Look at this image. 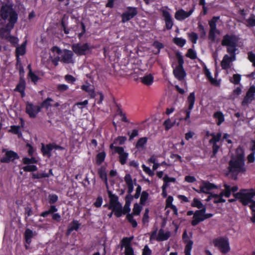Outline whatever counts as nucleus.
Returning a JSON list of instances; mask_svg holds the SVG:
<instances>
[{
    "instance_id": "29",
    "label": "nucleus",
    "mask_w": 255,
    "mask_h": 255,
    "mask_svg": "<svg viewBox=\"0 0 255 255\" xmlns=\"http://www.w3.org/2000/svg\"><path fill=\"white\" fill-rule=\"evenodd\" d=\"M26 43V41H25L20 46H19L16 48L15 55H16L17 62L19 61V56H22L25 53Z\"/></svg>"
},
{
    "instance_id": "2",
    "label": "nucleus",
    "mask_w": 255,
    "mask_h": 255,
    "mask_svg": "<svg viewBox=\"0 0 255 255\" xmlns=\"http://www.w3.org/2000/svg\"><path fill=\"white\" fill-rule=\"evenodd\" d=\"M239 38L234 34H226L223 37L221 45L227 47V52L230 54L229 58L231 62L236 60Z\"/></svg>"
},
{
    "instance_id": "30",
    "label": "nucleus",
    "mask_w": 255,
    "mask_h": 255,
    "mask_svg": "<svg viewBox=\"0 0 255 255\" xmlns=\"http://www.w3.org/2000/svg\"><path fill=\"white\" fill-rule=\"evenodd\" d=\"M170 235L169 232L164 233L163 230L160 229L156 240L158 242L166 241L169 239Z\"/></svg>"
},
{
    "instance_id": "46",
    "label": "nucleus",
    "mask_w": 255,
    "mask_h": 255,
    "mask_svg": "<svg viewBox=\"0 0 255 255\" xmlns=\"http://www.w3.org/2000/svg\"><path fill=\"white\" fill-rule=\"evenodd\" d=\"M23 170L25 172H34L38 170L37 167L35 165L29 164L23 167Z\"/></svg>"
},
{
    "instance_id": "35",
    "label": "nucleus",
    "mask_w": 255,
    "mask_h": 255,
    "mask_svg": "<svg viewBox=\"0 0 255 255\" xmlns=\"http://www.w3.org/2000/svg\"><path fill=\"white\" fill-rule=\"evenodd\" d=\"M24 236L26 243L28 245H30L31 242V239L33 236L32 231L29 229H26Z\"/></svg>"
},
{
    "instance_id": "57",
    "label": "nucleus",
    "mask_w": 255,
    "mask_h": 255,
    "mask_svg": "<svg viewBox=\"0 0 255 255\" xmlns=\"http://www.w3.org/2000/svg\"><path fill=\"white\" fill-rule=\"evenodd\" d=\"M185 244L186 246L184 250L185 254H191L193 242L192 241H188V242L186 243Z\"/></svg>"
},
{
    "instance_id": "25",
    "label": "nucleus",
    "mask_w": 255,
    "mask_h": 255,
    "mask_svg": "<svg viewBox=\"0 0 255 255\" xmlns=\"http://www.w3.org/2000/svg\"><path fill=\"white\" fill-rule=\"evenodd\" d=\"M124 179L128 186V195H131V193L133 190V184L131 175L129 174H126Z\"/></svg>"
},
{
    "instance_id": "10",
    "label": "nucleus",
    "mask_w": 255,
    "mask_h": 255,
    "mask_svg": "<svg viewBox=\"0 0 255 255\" xmlns=\"http://www.w3.org/2000/svg\"><path fill=\"white\" fill-rule=\"evenodd\" d=\"M110 148L114 150V153L119 154V162L122 165H125L128 158V153L125 151L124 147L122 146H114L113 143L110 145Z\"/></svg>"
},
{
    "instance_id": "27",
    "label": "nucleus",
    "mask_w": 255,
    "mask_h": 255,
    "mask_svg": "<svg viewBox=\"0 0 255 255\" xmlns=\"http://www.w3.org/2000/svg\"><path fill=\"white\" fill-rule=\"evenodd\" d=\"M81 89L88 93L91 98H94L96 96L95 89L93 86L88 85H83L81 87Z\"/></svg>"
},
{
    "instance_id": "24",
    "label": "nucleus",
    "mask_w": 255,
    "mask_h": 255,
    "mask_svg": "<svg viewBox=\"0 0 255 255\" xmlns=\"http://www.w3.org/2000/svg\"><path fill=\"white\" fill-rule=\"evenodd\" d=\"M73 54L69 50H65L64 54L61 57V61L65 63H73Z\"/></svg>"
},
{
    "instance_id": "43",
    "label": "nucleus",
    "mask_w": 255,
    "mask_h": 255,
    "mask_svg": "<svg viewBox=\"0 0 255 255\" xmlns=\"http://www.w3.org/2000/svg\"><path fill=\"white\" fill-rule=\"evenodd\" d=\"M175 124V121L172 122L170 119L168 118L163 122V126L164 127L165 130L168 131L174 126Z\"/></svg>"
},
{
    "instance_id": "31",
    "label": "nucleus",
    "mask_w": 255,
    "mask_h": 255,
    "mask_svg": "<svg viewBox=\"0 0 255 255\" xmlns=\"http://www.w3.org/2000/svg\"><path fill=\"white\" fill-rule=\"evenodd\" d=\"M231 61L228 54H225L221 62V66L223 70H227L231 67L230 64Z\"/></svg>"
},
{
    "instance_id": "22",
    "label": "nucleus",
    "mask_w": 255,
    "mask_h": 255,
    "mask_svg": "<svg viewBox=\"0 0 255 255\" xmlns=\"http://www.w3.org/2000/svg\"><path fill=\"white\" fill-rule=\"evenodd\" d=\"M53 149V145L52 143H48L46 145L42 143L41 150L43 156H47L48 158H50L52 155L51 151Z\"/></svg>"
},
{
    "instance_id": "36",
    "label": "nucleus",
    "mask_w": 255,
    "mask_h": 255,
    "mask_svg": "<svg viewBox=\"0 0 255 255\" xmlns=\"http://www.w3.org/2000/svg\"><path fill=\"white\" fill-rule=\"evenodd\" d=\"M26 83L24 79L20 78L18 83L16 85L14 91L16 92H22L25 91Z\"/></svg>"
},
{
    "instance_id": "54",
    "label": "nucleus",
    "mask_w": 255,
    "mask_h": 255,
    "mask_svg": "<svg viewBox=\"0 0 255 255\" xmlns=\"http://www.w3.org/2000/svg\"><path fill=\"white\" fill-rule=\"evenodd\" d=\"M127 138L124 136H119L114 140V143H119L120 145H123L127 140Z\"/></svg>"
},
{
    "instance_id": "61",
    "label": "nucleus",
    "mask_w": 255,
    "mask_h": 255,
    "mask_svg": "<svg viewBox=\"0 0 255 255\" xmlns=\"http://www.w3.org/2000/svg\"><path fill=\"white\" fill-rule=\"evenodd\" d=\"M5 40L12 44L16 43L17 42V38L14 36L11 35L10 33L6 34Z\"/></svg>"
},
{
    "instance_id": "21",
    "label": "nucleus",
    "mask_w": 255,
    "mask_h": 255,
    "mask_svg": "<svg viewBox=\"0 0 255 255\" xmlns=\"http://www.w3.org/2000/svg\"><path fill=\"white\" fill-rule=\"evenodd\" d=\"M192 12V10H190L187 12L182 9H179L175 12V18L179 21L183 20L186 18L189 17Z\"/></svg>"
},
{
    "instance_id": "16",
    "label": "nucleus",
    "mask_w": 255,
    "mask_h": 255,
    "mask_svg": "<svg viewBox=\"0 0 255 255\" xmlns=\"http://www.w3.org/2000/svg\"><path fill=\"white\" fill-rule=\"evenodd\" d=\"M108 195L109 198V204H105L104 207L108 208L109 210H111L116 213V207H117L118 196L115 194H113L112 192L110 190L108 191Z\"/></svg>"
},
{
    "instance_id": "6",
    "label": "nucleus",
    "mask_w": 255,
    "mask_h": 255,
    "mask_svg": "<svg viewBox=\"0 0 255 255\" xmlns=\"http://www.w3.org/2000/svg\"><path fill=\"white\" fill-rule=\"evenodd\" d=\"M233 196L238 199L244 206L248 205L253 198L250 189H241L239 192L233 193Z\"/></svg>"
},
{
    "instance_id": "7",
    "label": "nucleus",
    "mask_w": 255,
    "mask_h": 255,
    "mask_svg": "<svg viewBox=\"0 0 255 255\" xmlns=\"http://www.w3.org/2000/svg\"><path fill=\"white\" fill-rule=\"evenodd\" d=\"M212 242L214 246L222 254H226L230 251V244L227 238L220 237L214 239Z\"/></svg>"
},
{
    "instance_id": "44",
    "label": "nucleus",
    "mask_w": 255,
    "mask_h": 255,
    "mask_svg": "<svg viewBox=\"0 0 255 255\" xmlns=\"http://www.w3.org/2000/svg\"><path fill=\"white\" fill-rule=\"evenodd\" d=\"M213 197L214 198V203L215 204L220 203H224L226 202V200L223 198V195L220 193V194H214L212 195Z\"/></svg>"
},
{
    "instance_id": "15",
    "label": "nucleus",
    "mask_w": 255,
    "mask_h": 255,
    "mask_svg": "<svg viewBox=\"0 0 255 255\" xmlns=\"http://www.w3.org/2000/svg\"><path fill=\"white\" fill-rule=\"evenodd\" d=\"M127 9V11L123 12L121 15L123 23H125L133 18L137 13L136 7L128 6Z\"/></svg>"
},
{
    "instance_id": "48",
    "label": "nucleus",
    "mask_w": 255,
    "mask_h": 255,
    "mask_svg": "<svg viewBox=\"0 0 255 255\" xmlns=\"http://www.w3.org/2000/svg\"><path fill=\"white\" fill-rule=\"evenodd\" d=\"M198 29L200 33V37L204 38L206 35V32L205 31L204 26L200 22L198 23Z\"/></svg>"
},
{
    "instance_id": "3",
    "label": "nucleus",
    "mask_w": 255,
    "mask_h": 255,
    "mask_svg": "<svg viewBox=\"0 0 255 255\" xmlns=\"http://www.w3.org/2000/svg\"><path fill=\"white\" fill-rule=\"evenodd\" d=\"M0 17L4 21L7 20L8 24L14 26L18 15L12 3H6L2 5L0 8Z\"/></svg>"
},
{
    "instance_id": "45",
    "label": "nucleus",
    "mask_w": 255,
    "mask_h": 255,
    "mask_svg": "<svg viewBox=\"0 0 255 255\" xmlns=\"http://www.w3.org/2000/svg\"><path fill=\"white\" fill-rule=\"evenodd\" d=\"M173 41L176 45L180 47H183L186 42V41L185 39L181 37H175L173 39Z\"/></svg>"
},
{
    "instance_id": "18",
    "label": "nucleus",
    "mask_w": 255,
    "mask_h": 255,
    "mask_svg": "<svg viewBox=\"0 0 255 255\" xmlns=\"http://www.w3.org/2000/svg\"><path fill=\"white\" fill-rule=\"evenodd\" d=\"M255 86L252 85L248 89L246 95L244 98L242 102V105L243 106L248 105L255 100Z\"/></svg>"
},
{
    "instance_id": "4",
    "label": "nucleus",
    "mask_w": 255,
    "mask_h": 255,
    "mask_svg": "<svg viewBox=\"0 0 255 255\" xmlns=\"http://www.w3.org/2000/svg\"><path fill=\"white\" fill-rule=\"evenodd\" d=\"M176 56L178 65L173 69V74L178 80L182 81L186 76V73L183 67L184 59L180 52L178 51L176 53Z\"/></svg>"
},
{
    "instance_id": "40",
    "label": "nucleus",
    "mask_w": 255,
    "mask_h": 255,
    "mask_svg": "<svg viewBox=\"0 0 255 255\" xmlns=\"http://www.w3.org/2000/svg\"><path fill=\"white\" fill-rule=\"evenodd\" d=\"M223 187H224V189L220 193L222 195L226 197H229L231 194V190L230 185H228L227 183H224L223 185Z\"/></svg>"
},
{
    "instance_id": "20",
    "label": "nucleus",
    "mask_w": 255,
    "mask_h": 255,
    "mask_svg": "<svg viewBox=\"0 0 255 255\" xmlns=\"http://www.w3.org/2000/svg\"><path fill=\"white\" fill-rule=\"evenodd\" d=\"M162 15L165 22V27L167 30H170L173 25V20L170 13L166 10H162Z\"/></svg>"
},
{
    "instance_id": "50",
    "label": "nucleus",
    "mask_w": 255,
    "mask_h": 255,
    "mask_svg": "<svg viewBox=\"0 0 255 255\" xmlns=\"http://www.w3.org/2000/svg\"><path fill=\"white\" fill-rule=\"evenodd\" d=\"M32 178L33 179H39L43 178L48 177V175L46 173H32Z\"/></svg>"
},
{
    "instance_id": "64",
    "label": "nucleus",
    "mask_w": 255,
    "mask_h": 255,
    "mask_svg": "<svg viewBox=\"0 0 255 255\" xmlns=\"http://www.w3.org/2000/svg\"><path fill=\"white\" fill-rule=\"evenodd\" d=\"M241 80V75L238 74L233 75V81L230 80L231 82L234 83L235 85L240 83Z\"/></svg>"
},
{
    "instance_id": "63",
    "label": "nucleus",
    "mask_w": 255,
    "mask_h": 255,
    "mask_svg": "<svg viewBox=\"0 0 255 255\" xmlns=\"http://www.w3.org/2000/svg\"><path fill=\"white\" fill-rule=\"evenodd\" d=\"M60 25L62 28H63L64 33L66 34H69L70 32V29L67 28V24L65 23L64 20V16L62 18V19L61 20Z\"/></svg>"
},
{
    "instance_id": "42",
    "label": "nucleus",
    "mask_w": 255,
    "mask_h": 255,
    "mask_svg": "<svg viewBox=\"0 0 255 255\" xmlns=\"http://www.w3.org/2000/svg\"><path fill=\"white\" fill-rule=\"evenodd\" d=\"M255 15L254 14H251L249 18L246 20L247 22L246 26L248 27L255 26Z\"/></svg>"
},
{
    "instance_id": "32",
    "label": "nucleus",
    "mask_w": 255,
    "mask_h": 255,
    "mask_svg": "<svg viewBox=\"0 0 255 255\" xmlns=\"http://www.w3.org/2000/svg\"><path fill=\"white\" fill-rule=\"evenodd\" d=\"M57 211L58 209L56 208V206L51 204L48 210L40 213V216L45 218L50 214L55 213Z\"/></svg>"
},
{
    "instance_id": "59",
    "label": "nucleus",
    "mask_w": 255,
    "mask_h": 255,
    "mask_svg": "<svg viewBox=\"0 0 255 255\" xmlns=\"http://www.w3.org/2000/svg\"><path fill=\"white\" fill-rule=\"evenodd\" d=\"M58 200V197L56 194H49L48 196V202L50 204L55 203Z\"/></svg>"
},
{
    "instance_id": "17",
    "label": "nucleus",
    "mask_w": 255,
    "mask_h": 255,
    "mask_svg": "<svg viewBox=\"0 0 255 255\" xmlns=\"http://www.w3.org/2000/svg\"><path fill=\"white\" fill-rule=\"evenodd\" d=\"M133 239V237L131 236L130 237H124L121 240L122 246L125 248V255H133L134 254L133 249L130 246L131 242Z\"/></svg>"
},
{
    "instance_id": "34",
    "label": "nucleus",
    "mask_w": 255,
    "mask_h": 255,
    "mask_svg": "<svg viewBox=\"0 0 255 255\" xmlns=\"http://www.w3.org/2000/svg\"><path fill=\"white\" fill-rule=\"evenodd\" d=\"M106 156V153L104 151L98 153L96 156V164L101 165L105 161Z\"/></svg>"
},
{
    "instance_id": "52",
    "label": "nucleus",
    "mask_w": 255,
    "mask_h": 255,
    "mask_svg": "<svg viewBox=\"0 0 255 255\" xmlns=\"http://www.w3.org/2000/svg\"><path fill=\"white\" fill-rule=\"evenodd\" d=\"M28 76L30 79L31 81L35 84L37 83L40 79V78L35 75L32 70H30V71H29Z\"/></svg>"
},
{
    "instance_id": "49",
    "label": "nucleus",
    "mask_w": 255,
    "mask_h": 255,
    "mask_svg": "<svg viewBox=\"0 0 255 255\" xmlns=\"http://www.w3.org/2000/svg\"><path fill=\"white\" fill-rule=\"evenodd\" d=\"M148 193L145 191H143L142 192L140 198V204L141 205H144L145 204V202H146L148 198Z\"/></svg>"
},
{
    "instance_id": "53",
    "label": "nucleus",
    "mask_w": 255,
    "mask_h": 255,
    "mask_svg": "<svg viewBox=\"0 0 255 255\" xmlns=\"http://www.w3.org/2000/svg\"><path fill=\"white\" fill-rule=\"evenodd\" d=\"M191 205L192 207H196L198 209H200L203 207V204H202L201 201L196 198H194L193 199V200Z\"/></svg>"
},
{
    "instance_id": "13",
    "label": "nucleus",
    "mask_w": 255,
    "mask_h": 255,
    "mask_svg": "<svg viewBox=\"0 0 255 255\" xmlns=\"http://www.w3.org/2000/svg\"><path fill=\"white\" fill-rule=\"evenodd\" d=\"M130 205L125 204L124 207L120 202L119 198L117 199V207L116 209L115 216L117 218L121 217L122 215L129 214L130 211Z\"/></svg>"
},
{
    "instance_id": "19",
    "label": "nucleus",
    "mask_w": 255,
    "mask_h": 255,
    "mask_svg": "<svg viewBox=\"0 0 255 255\" xmlns=\"http://www.w3.org/2000/svg\"><path fill=\"white\" fill-rule=\"evenodd\" d=\"M19 158V156L17 153L12 150L6 151L3 157L0 158L1 163H8L11 161H13L15 159Z\"/></svg>"
},
{
    "instance_id": "33",
    "label": "nucleus",
    "mask_w": 255,
    "mask_h": 255,
    "mask_svg": "<svg viewBox=\"0 0 255 255\" xmlns=\"http://www.w3.org/2000/svg\"><path fill=\"white\" fill-rule=\"evenodd\" d=\"M140 81L144 85L149 86L153 82V77L149 74L140 78Z\"/></svg>"
},
{
    "instance_id": "37",
    "label": "nucleus",
    "mask_w": 255,
    "mask_h": 255,
    "mask_svg": "<svg viewBox=\"0 0 255 255\" xmlns=\"http://www.w3.org/2000/svg\"><path fill=\"white\" fill-rule=\"evenodd\" d=\"M148 138L146 137H141L138 139L135 144L137 149H143L144 145L147 143Z\"/></svg>"
},
{
    "instance_id": "56",
    "label": "nucleus",
    "mask_w": 255,
    "mask_h": 255,
    "mask_svg": "<svg viewBox=\"0 0 255 255\" xmlns=\"http://www.w3.org/2000/svg\"><path fill=\"white\" fill-rule=\"evenodd\" d=\"M186 56L191 59H195L197 58V54L193 49L190 48L188 50Z\"/></svg>"
},
{
    "instance_id": "12",
    "label": "nucleus",
    "mask_w": 255,
    "mask_h": 255,
    "mask_svg": "<svg viewBox=\"0 0 255 255\" xmlns=\"http://www.w3.org/2000/svg\"><path fill=\"white\" fill-rule=\"evenodd\" d=\"M195 102V92H193L190 93L187 97V103L188 104V108L185 111L186 116L184 118V120L187 121L190 118V114L191 111L194 108Z\"/></svg>"
},
{
    "instance_id": "9",
    "label": "nucleus",
    "mask_w": 255,
    "mask_h": 255,
    "mask_svg": "<svg viewBox=\"0 0 255 255\" xmlns=\"http://www.w3.org/2000/svg\"><path fill=\"white\" fill-rule=\"evenodd\" d=\"M142 209V206H140L138 203H136L133 205L132 212L130 214H128L126 216L127 220L134 228L137 226V223L133 218V216L139 215Z\"/></svg>"
},
{
    "instance_id": "39",
    "label": "nucleus",
    "mask_w": 255,
    "mask_h": 255,
    "mask_svg": "<svg viewBox=\"0 0 255 255\" xmlns=\"http://www.w3.org/2000/svg\"><path fill=\"white\" fill-rule=\"evenodd\" d=\"M31 158L24 157L22 161L24 164L29 165L32 164H36L38 163V160L34 156H30Z\"/></svg>"
},
{
    "instance_id": "5",
    "label": "nucleus",
    "mask_w": 255,
    "mask_h": 255,
    "mask_svg": "<svg viewBox=\"0 0 255 255\" xmlns=\"http://www.w3.org/2000/svg\"><path fill=\"white\" fill-rule=\"evenodd\" d=\"M71 48L73 52L77 56L86 55L92 52L93 46L88 43H77L72 45Z\"/></svg>"
},
{
    "instance_id": "8",
    "label": "nucleus",
    "mask_w": 255,
    "mask_h": 255,
    "mask_svg": "<svg viewBox=\"0 0 255 255\" xmlns=\"http://www.w3.org/2000/svg\"><path fill=\"white\" fill-rule=\"evenodd\" d=\"M220 18V16H214L208 21V24L210 26L208 39L212 42L215 41L216 34H219L220 33V31L217 28V23Z\"/></svg>"
},
{
    "instance_id": "47",
    "label": "nucleus",
    "mask_w": 255,
    "mask_h": 255,
    "mask_svg": "<svg viewBox=\"0 0 255 255\" xmlns=\"http://www.w3.org/2000/svg\"><path fill=\"white\" fill-rule=\"evenodd\" d=\"M52 101L53 99L48 97L42 102L40 107H41V108H46V109H48L50 106H51L50 102Z\"/></svg>"
},
{
    "instance_id": "11",
    "label": "nucleus",
    "mask_w": 255,
    "mask_h": 255,
    "mask_svg": "<svg viewBox=\"0 0 255 255\" xmlns=\"http://www.w3.org/2000/svg\"><path fill=\"white\" fill-rule=\"evenodd\" d=\"M218 186L209 181L202 180L199 189L193 188V190L198 193L210 194V191L214 189H217Z\"/></svg>"
},
{
    "instance_id": "62",
    "label": "nucleus",
    "mask_w": 255,
    "mask_h": 255,
    "mask_svg": "<svg viewBox=\"0 0 255 255\" xmlns=\"http://www.w3.org/2000/svg\"><path fill=\"white\" fill-rule=\"evenodd\" d=\"M149 209L148 208H146L142 219V222L143 224H145V223H147L149 222Z\"/></svg>"
},
{
    "instance_id": "60",
    "label": "nucleus",
    "mask_w": 255,
    "mask_h": 255,
    "mask_svg": "<svg viewBox=\"0 0 255 255\" xmlns=\"http://www.w3.org/2000/svg\"><path fill=\"white\" fill-rule=\"evenodd\" d=\"M81 224L77 220H73L70 224L69 227H71L70 230L78 231Z\"/></svg>"
},
{
    "instance_id": "41",
    "label": "nucleus",
    "mask_w": 255,
    "mask_h": 255,
    "mask_svg": "<svg viewBox=\"0 0 255 255\" xmlns=\"http://www.w3.org/2000/svg\"><path fill=\"white\" fill-rule=\"evenodd\" d=\"M213 117L214 118L218 120V122H217L218 126H220L225 120L224 116L220 111L215 112L214 114Z\"/></svg>"
},
{
    "instance_id": "26",
    "label": "nucleus",
    "mask_w": 255,
    "mask_h": 255,
    "mask_svg": "<svg viewBox=\"0 0 255 255\" xmlns=\"http://www.w3.org/2000/svg\"><path fill=\"white\" fill-rule=\"evenodd\" d=\"M98 174L101 180H103L107 186L108 178L106 172V167L104 165L101 166L98 170Z\"/></svg>"
},
{
    "instance_id": "55",
    "label": "nucleus",
    "mask_w": 255,
    "mask_h": 255,
    "mask_svg": "<svg viewBox=\"0 0 255 255\" xmlns=\"http://www.w3.org/2000/svg\"><path fill=\"white\" fill-rule=\"evenodd\" d=\"M10 131L15 134H17L18 137L21 136L22 133L20 130V127L17 126H12L10 127Z\"/></svg>"
},
{
    "instance_id": "51",
    "label": "nucleus",
    "mask_w": 255,
    "mask_h": 255,
    "mask_svg": "<svg viewBox=\"0 0 255 255\" xmlns=\"http://www.w3.org/2000/svg\"><path fill=\"white\" fill-rule=\"evenodd\" d=\"M188 36L189 40L192 42V43L196 44L197 43V41L198 39V35L196 33L194 32L188 33Z\"/></svg>"
},
{
    "instance_id": "1",
    "label": "nucleus",
    "mask_w": 255,
    "mask_h": 255,
    "mask_svg": "<svg viewBox=\"0 0 255 255\" xmlns=\"http://www.w3.org/2000/svg\"><path fill=\"white\" fill-rule=\"evenodd\" d=\"M228 170L232 173V178L234 180L237 179L239 173L246 171L245 150L242 146H239L235 150V155L231 156Z\"/></svg>"
},
{
    "instance_id": "58",
    "label": "nucleus",
    "mask_w": 255,
    "mask_h": 255,
    "mask_svg": "<svg viewBox=\"0 0 255 255\" xmlns=\"http://www.w3.org/2000/svg\"><path fill=\"white\" fill-rule=\"evenodd\" d=\"M117 113H118V115L122 117L121 120L122 122H124L125 123H128L129 122L127 118V116L125 113H124L122 112V110L120 108H118L117 110Z\"/></svg>"
},
{
    "instance_id": "28",
    "label": "nucleus",
    "mask_w": 255,
    "mask_h": 255,
    "mask_svg": "<svg viewBox=\"0 0 255 255\" xmlns=\"http://www.w3.org/2000/svg\"><path fill=\"white\" fill-rule=\"evenodd\" d=\"M204 221L203 215L199 213L196 210L194 214L193 220L191 221V225L193 226H197L199 223Z\"/></svg>"
},
{
    "instance_id": "23",
    "label": "nucleus",
    "mask_w": 255,
    "mask_h": 255,
    "mask_svg": "<svg viewBox=\"0 0 255 255\" xmlns=\"http://www.w3.org/2000/svg\"><path fill=\"white\" fill-rule=\"evenodd\" d=\"M14 26L6 23L5 27L0 28V38L5 39L6 34L10 33Z\"/></svg>"
},
{
    "instance_id": "38",
    "label": "nucleus",
    "mask_w": 255,
    "mask_h": 255,
    "mask_svg": "<svg viewBox=\"0 0 255 255\" xmlns=\"http://www.w3.org/2000/svg\"><path fill=\"white\" fill-rule=\"evenodd\" d=\"M210 136H211L212 138L210 139L209 143L210 144H215L217 143V142L221 140L222 133L220 132H218L216 134L214 133H211Z\"/></svg>"
},
{
    "instance_id": "14",
    "label": "nucleus",
    "mask_w": 255,
    "mask_h": 255,
    "mask_svg": "<svg viewBox=\"0 0 255 255\" xmlns=\"http://www.w3.org/2000/svg\"><path fill=\"white\" fill-rule=\"evenodd\" d=\"M41 107L39 106L34 105L32 103L27 102L26 103V113L31 118H35L37 114L40 112Z\"/></svg>"
}]
</instances>
